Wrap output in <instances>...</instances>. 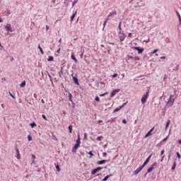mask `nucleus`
Instances as JSON below:
<instances>
[{"label": "nucleus", "mask_w": 181, "mask_h": 181, "mask_svg": "<svg viewBox=\"0 0 181 181\" xmlns=\"http://www.w3.org/2000/svg\"><path fill=\"white\" fill-rule=\"evenodd\" d=\"M148 97H149V89L147 90L146 94H144L141 98L142 104H145V103H146V100H148Z\"/></svg>", "instance_id": "obj_1"}, {"label": "nucleus", "mask_w": 181, "mask_h": 181, "mask_svg": "<svg viewBox=\"0 0 181 181\" xmlns=\"http://www.w3.org/2000/svg\"><path fill=\"white\" fill-rule=\"evenodd\" d=\"M118 33L120 42H124V40H125V38L127 37V35L124 33L123 31H119Z\"/></svg>", "instance_id": "obj_2"}, {"label": "nucleus", "mask_w": 181, "mask_h": 181, "mask_svg": "<svg viewBox=\"0 0 181 181\" xmlns=\"http://www.w3.org/2000/svg\"><path fill=\"white\" fill-rule=\"evenodd\" d=\"M132 49H134V50H137L139 54H142V53H144V49L141 47H133Z\"/></svg>", "instance_id": "obj_3"}, {"label": "nucleus", "mask_w": 181, "mask_h": 181, "mask_svg": "<svg viewBox=\"0 0 181 181\" xmlns=\"http://www.w3.org/2000/svg\"><path fill=\"white\" fill-rule=\"evenodd\" d=\"M102 169H103V167H98L96 168H94L91 172V175H95L97 172H100V170H101Z\"/></svg>", "instance_id": "obj_4"}, {"label": "nucleus", "mask_w": 181, "mask_h": 181, "mask_svg": "<svg viewBox=\"0 0 181 181\" xmlns=\"http://www.w3.org/2000/svg\"><path fill=\"white\" fill-rule=\"evenodd\" d=\"M151 158H152V154H151L144 161V163H143V166L145 168V166H146V165H148V163H149V160H151Z\"/></svg>", "instance_id": "obj_5"}, {"label": "nucleus", "mask_w": 181, "mask_h": 181, "mask_svg": "<svg viewBox=\"0 0 181 181\" xmlns=\"http://www.w3.org/2000/svg\"><path fill=\"white\" fill-rule=\"evenodd\" d=\"M144 165H141L138 168H136V170L134 172V175H138V173H139V172H141L142 169H144Z\"/></svg>", "instance_id": "obj_6"}, {"label": "nucleus", "mask_w": 181, "mask_h": 181, "mask_svg": "<svg viewBox=\"0 0 181 181\" xmlns=\"http://www.w3.org/2000/svg\"><path fill=\"white\" fill-rule=\"evenodd\" d=\"M72 76V80L74 81V83L76 85V86H80V83H78V78H77V77L74 76L73 74Z\"/></svg>", "instance_id": "obj_7"}, {"label": "nucleus", "mask_w": 181, "mask_h": 181, "mask_svg": "<svg viewBox=\"0 0 181 181\" xmlns=\"http://www.w3.org/2000/svg\"><path fill=\"white\" fill-rule=\"evenodd\" d=\"M153 129H155V127H152L145 135L144 138H148V136H151L152 135V132H153Z\"/></svg>", "instance_id": "obj_8"}, {"label": "nucleus", "mask_w": 181, "mask_h": 181, "mask_svg": "<svg viewBox=\"0 0 181 181\" xmlns=\"http://www.w3.org/2000/svg\"><path fill=\"white\" fill-rule=\"evenodd\" d=\"M7 32H13L12 27L11 26V24H7L4 26Z\"/></svg>", "instance_id": "obj_9"}, {"label": "nucleus", "mask_w": 181, "mask_h": 181, "mask_svg": "<svg viewBox=\"0 0 181 181\" xmlns=\"http://www.w3.org/2000/svg\"><path fill=\"white\" fill-rule=\"evenodd\" d=\"M78 148H80V144H78L76 143V144L73 147L72 152L74 153H76V152L77 149H78Z\"/></svg>", "instance_id": "obj_10"}, {"label": "nucleus", "mask_w": 181, "mask_h": 181, "mask_svg": "<svg viewBox=\"0 0 181 181\" xmlns=\"http://www.w3.org/2000/svg\"><path fill=\"white\" fill-rule=\"evenodd\" d=\"M119 91H120L119 89H115V90H113L111 92V93H110V97H115V95H116V94H117Z\"/></svg>", "instance_id": "obj_11"}, {"label": "nucleus", "mask_w": 181, "mask_h": 181, "mask_svg": "<svg viewBox=\"0 0 181 181\" xmlns=\"http://www.w3.org/2000/svg\"><path fill=\"white\" fill-rule=\"evenodd\" d=\"M116 15H117V11H114L112 12H110L107 16H108V18H110V19H111V18H114V16H116Z\"/></svg>", "instance_id": "obj_12"}, {"label": "nucleus", "mask_w": 181, "mask_h": 181, "mask_svg": "<svg viewBox=\"0 0 181 181\" xmlns=\"http://www.w3.org/2000/svg\"><path fill=\"white\" fill-rule=\"evenodd\" d=\"M15 149H16V152L17 153L16 158L21 159V153L19 152V148H18V147H16Z\"/></svg>", "instance_id": "obj_13"}, {"label": "nucleus", "mask_w": 181, "mask_h": 181, "mask_svg": "<svg viewBox=\"0 0 181 181\" xmlns=\"http://www.w3.org/2000/svg\"><path fill=\"white\" fill-rule=\"evenodd\" d=\"M137 6H135V8L141 7V6H145V3H142V0L140 1V2L136 3Z\"/></svg>", "instance_id": "obj_14"}, {"label": "nucleus", "mask_w": 181, "mask_h": 181, "mask_svg": "<svg viewBox=\"0 0 181 181\" xmlns=\"http://www.w3.org/2000/svg\"><path fill=\"white\" fill-rule=\"evenodd\" d=\"M106 162H110V160H102L97 162L98 165H104Z\"/></svg>", "instance_id": "obj_15"}, {"label": "nucleus", "mask_w": 181, "mask_h": 181, "mask_svg": "<svg viewBox=\"0 0 181 181\" xmlns=\"http://www.w3.org/2000/svg\"><path fill=\"white\" fill-rule=\"evenodd\" d=\"M111 176H112V174H110L108 175H106L103 180L102 181H107L108 179H110V177H111Z\"/></svg>", "instance_id": "obj_16"}, {"label": "nucleus", "mask_w": 181, "mask_h": 181, "mask_svg": "<svg viewBox=\"0 0 181 181\" xmlns=\"http://www.w3.org/2000/svg\"><path fill=\"white\" fill-rule=\"evenodd\" d=\"M110 19H111V18H109L107 16V18L105 19V21L103 23V29H104V28H105V25H107V22L109 21Z\"/></svg>", "instance_id": "obj_17"}, {"label": "nucleus", "mask_w": 181, "mask_h": 181, "mask_svg": "<svg viewBox=\"0 0 181 181\" xmlns=\"http://www.w3.org/2000/svg\"><path fill=\"white\" fill-rule=\"evenodd\" d=\"M176 14H177V16L178 17V19H179V22L180 23H181V16H180V13H179V11H176Z\"/></svg>", "instance_id": "obj_18"}, {"label": "nucleus", "mask_w": 181, "mask_h": 181, "mask_svg": "<svg viewBox=\"0 0 181 181\" xmlns=\"http://www.w3.org/2000/svg\"><path fill=\"white\" fill-rule=\"evenodd\" d=\"M69 94V101L71 102V103H73V95H71V93H68Z\"/></svg>", "instance_id": "obj_19"}, {"label": "nucleus", "mask_w": 181, "mask_h": 181, "mask_svg": "<svg viewBox=\"0 0 181 181\" xmlns=\"http://www.w3.org/2000/svg\"><path fill=\"white\" fill-rule=\"evenodd\" d=\"M76 15H77V11H76L71 16V22H73L74 18H76Z\"/></svg>", "instance_id": "obj_20"}, {"label": "nucleus", "mask_w": 181, "mask_h": 181, "mask_svg": "<svg viewBox=\"0 0 181 181\" xmlns=\"http://www.w3.org/2000/svg\"><path fill=\"white\" fill-rule=\"evenodd\" d=\"M173 95H170L169 99H168V103H170V101H173V103H175V98H173Z\"/></svg>", "instance_id": "obj_21"}, {"label": "nucleus", "mask_w": 181, "mask_h": 181, "mask_svg": "<svg viewBox=\"0 0 181 181\" xmlns=\"http://www.w3.org/2000/svg\"><path fill=\"white\" fill-rule=\"evenodd\" d=\"M38 49H39L41 54H45V52H43V49H42V47H40V45H38Z\"/></svg>", "instance_id": "obj_22"}, {"label": "nucleus", "mask_w": 181, "mask_h": 181, "mask_svg": "<svg viewBox=\"0 0 181 181\" xmlns=\"http://www.w3.org/2000/svg\"><path fill=\"white\" fill-rule=\"evenodd\" d=\"M81 138H80V135H78V139L76 140V144H78V145H80V144H81Z\"/></svg>", "instance_id": "obj_23"}, {"label": "nucleus", "mask_w": 181, "mask_h": 181, "mask_svg": "<svg viewBox=\"0 0 181 181\" xmlns=\"http://www.w3.org/2000/svg\"><path fill=\"white\" fill-rule=\"evenodd\" d=\"M122 108V106H119V107L115 108L113 112H118V111H119V110H121Z\"/></svg>", "instance_id": "obj_24"}, {"label": "nucleus", "mask_w": 181, "mask_h": 181, "mask_svg": "<svg viewBox=\"0 0 181 181\" xmlns=\"http://www.w3.org/2000/svg\"><path fill=\"white\" fill-rule=\"evenodd\" d=\"M54 166H55L57 172H60V165H59L58 164L54 163Z\"/></svg>", "instance_id": "obj_25"}, {"label": "nucleus", "mask_w": 181, "mask_h": 181, "mask_svg": "<svg viewBox=\"0 0 181 181\" xmlns=\"http://www.w3.org/2000/svg\"><path fill=\"white\" fill-rule=\"evenodd\" d=\"M25 86H26V81H23L21 83V85H20V87L21 88H23V87H25Z\"/></svg>", "instance_id": "obj_26"}, {"label": "nucleus", "mask_w": 181, "mask_h": 181, "mask_svg": "<svg viewBox=\"0 0 181 181\" xmlns=\"http://www.w3.org/2000/svg\"><path fill=\"white\" fill-rule=\"evenodd\" d=\"M71 57L72 60L75 61V63H78V61H77V59L76 58V57L74 54H72L71 56Z\"/></svg>", "instance_id": "obj_27"}, {"label": "nucleus", "mask_w": 181, "mask_h": 181, "mask_svg": "<svg viewBox=\"0 0 181 181\" xmlns=\"http://www.w3.org/2000/svg\"><path fill=\"white\" fill-rule=\"evenodd\" d=\"M53 60H54L53 56H49L47 59V62H53Z\"/></svg>", "instance_id": "obj_28"}, {"label": "nucleus", "mask_w": 181, "mask_h": 181, "mask_svg": "<svg viewBox=\"0 0 181 181\" xmlns=\"http://www.w3.org/2000/svg\"><path fill=\"white\" fill-rule=\"evenodd\" d=\"M68 129L69 131V134H71V132H73V126L69 125Z\"/></svg>", "instance_id": "obj_29"}, {"label": "nucleus", "mask_w": 181, "mask_h": 181, "mask_svg": "<svg viewBox=\"0 0 181 181\" xmlns=\"http://www.w3.org/2000/svg\"><path fill=\"white\" fill-rule=\"evenodd\" d=\"M122 24V22L120 21L119 23V26H118L119 32H122V28H121Z\"/></svg>", "instance_id": "obj_30"}, {"label": "nucleus", "mask_w": 181, "mask_h": 181, "mask_svg": "<svg viewBox=\"0 0 181 181\" xmlns=\"http://www.w3.org/2000/svg\"><path fill=\"white\" fill-rule=\"evenodd\" d=\"M169 125H170V120H168V121L166 122V124H165V129H168V128L169 127Z\"/></svg>", "instance_id": "obj_31"}, {"label": "nucleus", "mask_w": 181, "mask_h": 181, "mask_svg": "<svg viewBox=\"0 0 181 181\" xmlns=\"http://www.w3.org/2000/svg\"><path fill=\"white\" fill-rule=\"evenodd\" d=\"M31 128H35V127H36V122H33L32 123L30 124Z\"/></svg>", "instance_id": "obj_32"}, {"label": "nucleus", "mask_w": 181, "mask_h": 181, "mask_svg": "<svg viewBox=\"0 0 181 181\" xmlns=\"http://www.w3.org/2000/svg\"><path fill=\"white\" fill-rule=\"evenodd\" d=\"M152 170H153V167H150V168L147 170V173H151V172H152Z\"/></svg>", "instance_id": "obj_33"}, {"label": "nucleus", "mask_w": 181, "mask_h": 181, "mask_svg": "<svg viewBox=\"0 0 181 181\" xmlns=\"http://www.w3.org/2000/svg\"><path fill=\"white\" fill-rule=\"evenodd\" d=\"M172 170H175L176 169V161H174V164L171 168Z\"/></svg>", "instance_id": "obj_34"}, {"label": "nucleus", "mask_w": 181, "mask_h": 181, "mask_svg": "<svg viewBox=\"0 0 181 181\" xmlns=\"http://www.w3.org/2000/svg\"><path fill=\"white\" fill-rule=\"evenodd\" d=\"M62 74H63V66L61 67V71H59V77L62 78Z\"/></svg>", "instance_id": "obj_35"}, {"label": "nucleus", "mask_w": 181, "mask_h": 181, "mask_svg": "<svg viewBox=\"0 0 181 181\" xmlns=\"http://www.w3.org/2000/svg\"><path fill=\"white\" fill-rule=\"evenodd\" d=\"M88 155H90V158H93V156H94V154L93 153V151H89Z\"/></svg>", "instance_id": "obj_36"}, {"label": "nucleus", "mask_w": 181, "mask_h": 181, "mask_svg": "<svg viewBox=\"0 0 181 181\" xmlns=\"http://www.w3.org/2000/svg\"><path fill=\"white\" fill-rule=\"evenodd\" d=\"M95 101H97L98 103H100V98L98 96H95Z\"/></svg>", "instance_id": "obj_37"}, {"label": "nucleus", "mask_w": 181, "mask_h": 181, "mask_svg": "<svg viewBox=\"0 0 181 181\" xmlns=\"http://www.w3.org/2000/svg\"><path fill=\"white\" fill-rule=\"evenodd\" d=\"M108 95V92H106V93H103V94H100V97H104V96H105V95Z\"/></svg>", "instance_id": "obj_38"}, {"label": "nucleus", "mask_w": 181, "mask_h": 181, "mask_svg": "<svg viewBox=\"0 0 181 181\" xmlns=\"http://www.w3.org/2000/svg\"><path fill=\"white\" fill-rule=\"evenodd\" d=\"M117 77H118V74H115L112 76V78H115Z\"/></svg>", "instance_id": "obj_39"}, {"label": "nucleus", "mask_w": 181, "mask_h": 181, "mask_svg": "<svg viewBox=\"0 0 181 181\" xmlns=\"http://www.w3.org/2000/svg\"><path fill=\"white\" fill-rule=\"evenodd\" d=\"M97 141H101L103 139V136H100L97 137Z\"/></svg>", "instance_id": "obj_40"}, {"label": "nucleus", "mask_w": 181, "mask_h": 181, "mask_svg": "<svg viewBox=\"0 0 181 181\" xmlns=\"http://www.w3.org/2000/svg\"><path fill=\"white\" fill-rule=\"evenodd\" d=\"M42 117L43 119H45V121H47V117H46V115H42Z\"/></svg>", "instance_id": "obj_41"}, {"label": "nucleus", "mask_w": 181, "mask_h": 181, "mask_svg": "<svg viewBox=\"0 0 181 181\" xmlns=\"http://www.w3.org/2000/svg\"><path fill=\"white\" fill-rule=\"evenodd\" d=\"M28 141L30 142V141H32V136L28 135Z\"/></svg>", "instance_id": "obj_42"}, {"label": "nucleus", "mask_w": 181, "mask_h": 181, "mask_svg": "<svg viewBox=\"0 0 181 181\" xmlns=\"http://www.w3.org/2000/svg\"><path fill=\"white\" fill-rule=\"evenodd\" d=\"M176 155H177V158H178V159H180L181 158L180 153H179V152H177Z\"/></svg>", "instance_id": "obj_43"}, {"label": "nucleus", "mask_w": 181, "mask_h": 181, "mask_svg": "<svg viewBox=\"0 0 181 181\" xmlns=\"http://www.w3.org/2000/svg\"><path fill=\"white\" fill-rule=\"evenodd\" d=\"M166 141H168V137H165V139H163L161 141V143L163 144V142H166Z\"/></svg>", "instance_id": "obj_44"}, {"label": "nucleus", "mask_w": 181, "mask_h": 181, "mask_svg": "<svg viewBox=\"0 0 181 181\" xmlns=\"http://www.w3.org/2000/svg\"><path fill=\"white\" fill-rule=\"evenodd\" d=\"M117 119V117H113L110 119L111 122H115V120Z\"/></svg>", "instance_id": "obj_45"}, {"label": "nucleus", "mask_w": 181, "mask_h": 181, "mask_svg": "<svg viewBox=\"0 0 181 181\" xmlns=\"http://www.w3.org/2000/svg\"><path fill=\"white\" fill-rule=\"evenodd\" d=\"M134 62H138V60H139V57H134Z\"/></svg>", "instance_id": "obj_46"}, {"label": "nucleus", "mask_w": 181, "mask_h": 181, "mask_svg": "<svg viewBox=\"0 0 181 181\" xmlns=\"http://www.w3.org/2000/svg\"><path fill=\"white\" fill-rule=\"evenodd\" d=\"M172 156V151H170L168 154V160H170V157Z\"/></svg>", "instance_id": "obj_47"}, {"label": "nucleus", "mask_w": 181, "mask_h": 181, "mask_svg": "<svg viewBox=\"0 0 181 181\" xmlns=\"http://www.w3.org/2000/svg\"><path fill=\"white\" fill-rule=\"evenodd\" d=\"M32 159L33 160H35V159H36V156H35L34 154H32Z\"/></svg>", "instance_id": "obj_48"}, {"label": "nucleus", "mask_w": 181, "mask_h": 181, "mask_svg": "<svg viewBox=\"0 0 181 181\" xmlns=\"http://www.w3.org/2000/svg\"><path fill=\"white\" fill-rule=\"evenodd\" d=\"M127 57H128V60H129V59H132L134 60V57H132V56L128 55Z\"/></svg>", "instance_id": "obj_49"}, {"label": "nucleus", "mask_w": 181, "mask_h": 181, "mask_svg": "<svg viewBox=\"0 0 181 181\" xmlns=\"http://www.w3.org/2000/svg\"><path fill=\"white\" fill-rule=\"evenodd\" d=\"M64 5H66V6H69V3H67V0L64 1Z\"/></svg>", "instance_id": "obj_50"}, {"label": "nucleus", "mask_w": 181, "mask_h": 181, "mask_svg": "<svg viewBox=\"0 0 181 181\" xmlns=\"http://www.w3.org/2000/svg\"><path fill=\"white\" fill-rule=\"evenodd\" d=\"M127 102L123 103L122 105H121L120 107H122V108H123V107H125V105H127Z\"/></svg>", "instance_id": "obj_51"}, {"label": "nucleus", "mask_w": 181, "mask_h": 181, "mask_svg": "<svg viewBox=\"0 0 181 181\" xmlns=\"http://www.w3.org/2000/svg\"><path fill=\"white\" fill-rule=\"evenodd\" d=\"M9 94H10V95H11V97L12 98H14V99H15V96H14V95H12V93H11V92H9Z\"/></svg>", "instance_id": "obj_52"}, {"label": "nucleus", "mask_w": 181, "mask_h": 181, "mask_svg": "<svg viewBox=\"0 0 181 181\" xmlns=\"http://www.w3.org/2000/svg\"><path fill=\"white\" fill-rule=\"evenodd\" d=\"M163 159H165V156H163L161 159H160V162H163Z\"/></svg>", "instance_id": "obj_53"}, {"label": "nucleus", "mask_w": 181, "mask_h": 181, "mask_svg": "<svg viewBox=\"0 0 181 181\" xmlns=\"http://www.w3.org/2000/svg\"><path fill=\"white\" fill-rule=\"evenodd\" d=\"M47 74H48V77H49V80H52V76L50 75V74L47 73Z\"/></svg>", "instance_id": "obj_54"}, {"label": "nucleus", "mask_w": 181, "mask_h": 181, "mask_svg": "<svg viewBox=\"0 0 181 181\" xmlns=\"http://www.w3.org/2000/svg\"><path fill=\"white\" fill-rule=\"evenodd\" d=\"M122 123H123V124H127V119H124L122 120Z\"/></svg>", "instance_id": "obj_55"}, {"label": "nucleus", "mask_w": 181, "mask_h": 181, "mask_svg": "<svg viewBox=\"0 0 181 181\" xmlns=\"http://www.w3.org/2000/svg\"><path fill=\"white\" fill-rule=\"evenodd\" d=\"M84 139H87V133H84Z\"/></svg>", "instance_id": "obj_56"}, {"label": "nucleus", "mask_w": 181, "mask_h": 181, "mask_svg": "<svg viewBox=\"0 0 181 181\" xmlns=\"http://www.w3.org/2000/svg\"><path fill=\"white\" fill-rule=\"evenodd\" d=\"M156 165H157V163H156V162H155V163H153V165H151V167H153V166H156Z\"/></svg>", "instance_id": "obj_57"}, {"label": "nucleus", "mask_w": 181, "mask_h": 181, "mask_svg": "<svg viewBox=\"0 0 181 181\" xmlns=\"http://www.w3.org/2000/svg\"><path fill=\"white\" fill-rule=\"evenodd\" d=\"M158 49H156L153 50V52L152 53L153 54L156 53L158 52Z\"/></svg>", "instance_id": "obj_58"}, {"label": "nucleus", "mask_w": 181, "mask_h": 181, "mask_svg": "<svg viewBox=\"0 0 181 181\" xmlns=\"http://www.w3.org/2000/svg\"><path fill=\"white\" fill-rule=\"evenodd\" d=\"M162 146L161 141L157 144V146Z\"/></svg>", "instance_id": "obj_59"}, {"label": "nucleus", "mask_w": 181, "mask_h": 181, "mask_svg": "<svg viewBox=\"0 0 181 181\" xmlns=\"http://www.w3.org/2000/svg\"><path fill=\"white\" fill-rule=\"evenodd\" d=\"M163 153H165V150L161 151L160 155H163Z\"/></svg>", "instance_id": "obj_60"}, {"label": "nucleus", "mask_w": 181, "mask_h": 181, "mask_svg": "<svg viewBox=\"0 0 181 181\" xmlns=\"http://www.w3.org/2000/svg\"><path fill=\"white\" fill-rule=\"evenodd\" d=\"M103 156H107V153H105V152L103 153Z\"/></svg>", "instance_id": "obj_61"}, {"label": "nucleus", "mask_w": 181, "mask_h": 181, "mask_svg": "<svg viewBox=\"0 0 181 181\" xmlns=\"http://www.w3.org/2000/svg\"><path fill=\"white\" fill-rule=\"evenodd\" d=\"M76 3H75L74 1H73L72 3V8H74V5H76Z\"/></svg>", "instance_id": "obj_62"}, {"label": "nucleus", "mask_w": 181, "mask_h": 181, "mask_svg": "<svg viewBox=\"0 0 181 181\" xmlns=\"http://www.w3.org/2000/svg\"><path fill=\"white\" fill-rule=\"evenodd\" d=\"M80 153H81V155H82L83 156H84V152L80 151Z\"/></svg>", "instance_id": "obj_63"}, {"label": "nucleus", "mask_w": 181, "mask_h": 181, "mask_svg": "<svg viewBox=\"0 0 181 181\" xmlns=\"http://www.w3.org/2000/svg\"><path fill=\"white\" fill-rule=\"evenodd\" d=\"M178 144L181 145V140H178Z\"/></svg>", "instance_id": "obj_64"}]
</instances>
